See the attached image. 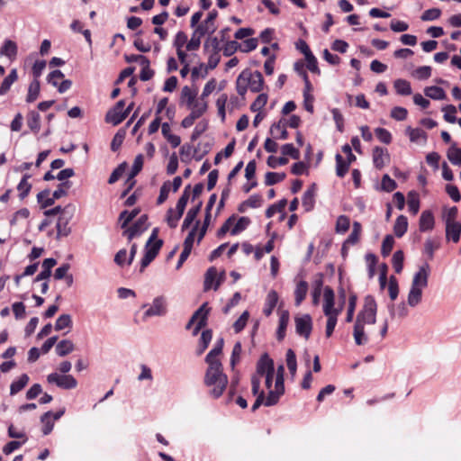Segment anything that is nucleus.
I'll return each mask as SVG.
<instances>
[{"mask_svg": "<svg viewBox=\"0 0 461 461\" xmlns=\"http://www.w3.org/2000/svg\"><path fill=\"white\" fill-rule=\"evenodd\" d=\"M0 53L10 59H14L16 57L17 54V45L14 41L11 40L5 41Z\"/></svg>", "mask_w": 461, "mask_h": 461, "instance_id": "f704fd0d", "label": "nucleus"}, {"mask_svg": "<svg viewBox=\"0 0 461 461\" xmlns=\"http://www.w3.org/2000/svg\"><path fill=\"white\" fill-rule=\"evenodd\" d=\"M32 176L30 174H25L17 185V190L19 191V197L22 200L24 199L31 191L32 185L28 182V180Z\"/></svg>", "mask_w": 461, "mask_h": 461, "instance_id": "a19ab883", "label": "nucleus"}, {"mask_svg": "<svg viewBox=\"0 0 461 461\" xmlns=\"http://www.w3.org/2000/svg\"><path fill=\"white\" fill-rule=\"evenodd\" d=\"M212 338V333L211 330H205L202 332L201 338L199 340V349L198 354H202L210 344Z\"/></svg>", "mask_w": 461, "mask_h": 461, "instance_id": "603ef678", "label": "nucleus"}, {"mask_svg": "<svg viewBox=\"0 0 461 461\" xmlns=\"http://www.w3.org/2000/svg\"><path fill=\"white\" fill-rule=\"evenodd\" d=\"M424 94L433 100H445L447 97L444 89L436 86L425 87Z\"/></svg>", "mask_w": 461, "mask_h": 461, "instance_id": "72a5a7b5", "label": "nucleus"}, {"mask_svg": "<svg viewBox=\"0 0 461 461\" xmlns=\"http://www.w3.org/2000/svg\"><path fill=\"white\" fill-rule=\"evenodd\" d=\"M167 312V299L163 295L157 296L153 299L151 304L144 312L142 319L148 320L151 317L165 316Z\"/></svg>", "mask_w": 461, "mask_h": 461, "instance_id": "1a4fd4ad", "label": "nucleus"}, {"mask_svg": "<svg viewBox=\"0 0 461 461\" xmlns=\"http://www.w3.org/2000/svg\"><path fill=\"white\" fill-rule=\"evenodd\" d=\"M223 348V339H220L215 343L214 347L210 350L205 357V362L208 366H212V363L221 364L217 357L221 353Z\"/></svg>", "mask_w": 461, "mask_h": 461, "instance_id": "5701e85b", "label": "nucleus"}, {"mask_svg": "<svg viewBox=\"0 0 461 461\" xmlns=\"http://www.w3.org/2000/svg\"><path fill=\"white\" fill-rule=\"evenodd\" d=\"M204 384L210 388L209 394L212 398L217 399L222 395L228 384V377L223 373L221 364L212 363V366H208Z\"/></svg>", "mask_w": 461, "mask_h": 461, "instance_id": "f257e3e1", "label": "nucleus"}, {"mask_svg": "<svg viewBox=\"0 0 461 461\" xmlns=\"http://www.w3.org/2000/svg\"><path fill=\"white\" fill-rule=\"evenodd\" d=\"M124 100L117 102L115 106L109 110L105 115V121L113 125H118L121 123L129 114V109H125Z\"/></svg>", "mask_w": 461, "mask_h": 461, "instance_id": "f8f14e48", "label": "nucleus"}, {"mask_svg": "<svg viewBox=\"0 0 461 461\" xmlns=\"http://www.w3.org/2000/svg\"><path fill=\"white\" fill-rule=\"evenodd\" d=\"M289 322V312L287 311H284L281 312L279 317V323L277 329V339L279 340L283 339L285 336V330Z\"/></svg>", "mask_w": 461, "mask_h": 461, "instance_id": "ea45409f", "label": "nucleus"}, {"mask_svg": "<svg viewBox=\"0 0 461 461\" xmlns=\"http://www.w3.org/2000/svg\"><path fill=\"white\" fill-rule=\"evenodd\" d=\"M281 151L284 156H290L294 159H298L300 157L299 149L294 148V146L291 143L283 145Z\"/></svg>", "mask_w": 461, "mask_h": 461, "instance_id": "338daca9", "label": "nucleus"}, {"mask_svg": "<svg viewBox=\"0 0 461 461\" xmlns=\"http://www.w3.org/2000/svg\"><path fill=\"white\" fill-rule=\"evenodd\" d=\"M204 35L205 34H203L201 32H199L198 30L194 29L190 41H187V43H186V50L188 51L198 50L200 47V44H201V39Z\"/></svg>", "mask_w": 461, "mask_h": 461, "instance_id": "a18cd8bd", "label": "nucleus"}, {"mask_svg": "<svg viewBox=\"0 0 461 461\" xmlns=\"http://www.w3.org/2000/svg\"><path fill=\"white\" fill-rule=\"evenodd\" d=\"M142 166H143V156L141 154H140L134 159L130 176L127 180V182L129 183V188H132L133 185L135 184V181L133 178L141 170Z\"/></svg>", "mask_w": 461, "mask_h": 461, "instance_id": "7c9ffc66", "label": "nucleus"}, {"mask_svg": "<svg viewBox=\"0 0 461 461\" xmlns=\"http://www.w3.org/2000/svg\"><path fill=\"white\" fill-rule=\"evenodd\" d=\"M47 382L54 384L65 390L74 389L77 386V381L71 375H59L56 372L47 375Z\"/></svg>", "mask_w": 461, "mask_h": 461, "instance_id": "9b49d317", "label": "nucleus"}, {"mask_svg": "<svg viewBox=\"0 0 461 461\" xmlns=\"http://www.w3.org/2000/svg\"><path fill=\"white\" fill-rule=\"evenodd\" d=\"M158 229L154 228L145 246V251L151 253L155 257H157L163 245V240L158 239Z\"/></svg>", "mask_w": 461, "mask_h": 461, "instance_id": "f3484780", "label": "nucleus"}, {"mask_svg": "<svg viewBox=\"0 0 461 461\" xmlns=\"http://www.w3.org/2000/svg\"><path fill=\"white\" fill-rule=\"evenodd\" d=\"M217 15L218 13L216 10L211 11L206 19L201 24L197 25L195 29L203 34H212L217 30L215 24Z\"/></svg>", "mask_w": 461, "mask_h": 461, "instance_id": "2eb2a0df", "label": "nucleus"}, {"mask_svg": "<svg viewBox=\"0 0 461 461\" xmlns=\"http://www.w3.org/2000/svg\"><path fill=\"white\" fill-rule=\"evenodd\" d=\"M37 200H38V203H41V208H47L49 206H51L55 202V199L53 196L50 197L49 190H43V191L40 192L37 194Z\"/></svg>", "mask_w": 461, "mask_h": 461, "instance_id": "3c124183", "label": "nucleus"}, {"mask_svg": "<svg viewBox=\"0 0 461 461\" xmlns=\"http://www.w3.org/2000/svg\"><path fill=\"white\" fill-rule=\"evenodd\" d=\"M404 254L402 250H397L393 253L392 263L397 274H400L403 268Z\"/></svg>", "mask_w": 461, "mask_h": 461, "instance_id": "864d4df0", "label": "nucleus"}, {"mask_svg": "<svg viewBox=\"0 0 461 461\" xmlns=\"http://www.w3.org/2000/svg\"><path fill=\"white\" fill-rule=\"evenodd\" d=\"M278 303V294L275 290H271L266 298L265 306L263 309V312L266 316H269L274 308L276 306Z\"/></svg>", "mask_w": 461, "mask_h": 461, "instance_id": "b1692460", "label": "nucleus"}, {"mask_svg": "<svg viewBox=\"0 0 461 461\" xmlns=\"http://www.w3.org/2000/svg\"><path fill=\"white\" fill-rule=\"evenodd\" d=\"M377 303L372 295H366L362 310L357 313L355 323L366 326L376 322Z\"/></svg>", "mask_w": 461, "mask_h": 461, "instance_id": "423d86ee", "label": "nucleus"}, {"mask_svg": "<svg viewBox=\"0 0 461 461\" xmlns=\"http://www.w3.org/2000/svg\"><path fill=\"white\" fill-rule=\"evenodd\" d=\"M285 176V173L267 172L265 176V184L267 185H273L283 181Z\"/></svg>", "mask_w": 461, "mask_h": 461, "instance_id": "6e6d98bb", "label": "nucleus"}, {"mask_svg": "<svg viewBox=\"0 0 461 461\" xmlns=\"http://www.w3.org/2000/svg\"><path fill=\"white\" fill-rule=\"evenodd\" d=\"M197 118H200L207 110V102L201 97L196 99L191 105L187 106Z\"/></svg>", "mask_w": 461, "mask_h": 461, "instance_id": "c756f323", "label": "nucleus"}, {"mask_svg": "<svg viewBox=\"0 0 461 461\" xmlns=\"http://www.w3.org/2000/svg\"><path fill=\"white\" fill-rule=\"evenodd\" d=\"M72 323V318L69 314H62L56 321L55 330L57 331L62 330L64 329L70 330Z\"/></svg>", "mask_w": 461, "mask_h": 461, "instance_id": "09e8293b", "label": "nucleus"}, {"mask_svg": "<svg viewBox=\"0 0 461 461\" xmlns=\"http://www.w3.org/2000/svg\"><path fill=\"white\" fill-rule=\"evenodd\" d=\"M72 183L65 181L58 185V188L53 192L52 196L55 200L59 199L68 194V190L71 187Z\"/></svg>", "mask_w": 461, "mask_h": 461, "instance_id": "052dcab7", "label": "nucleus"}, {"mask_svg": "<svg viewBox=\"0 0 461 461\" xmlns=\"http://www.w3.org/2000/svg\"><path fill=\"white\" fill-rule=\"evenodd\" d=\"M196 96V90H193L189 86H185L182 88L180 100L181 103L185 104L186 106H189L197 99Z\"/></svg>", "mask_w": 461, "mask_h": 461, "instance_id": "c9c22d12", "label": "nucleus"}, {"mask_svg": "<svg viewBox=\"0 0 461 461\" xmlns=\"http://www.w3.org/2000/svg\"><path fill=\"white\" fill-rule=\"evenodd\" d=\"M52 411H47L41 417V421L43 423L42 433L49 435L54 427L53 421L50 420Z\"/></svg>", "mask_w": 461, "mask_h": 461, "instance_id": "5fc2aeb1", "label": "nucleus"}, {"mask_svg": "<svg viewBox=\"0 0 461 461\" xmlns=\"http://www.w3.org/2000/svg\"><path fill=\"white\" fill-rule=\"evenodd\" d=\"M408 230V220L407 217L404 215H400L397 217L394 226H393V232L396 237L401 238L402 237Z\"/></svg>", "mask_w": 461, "mask_h": 461, "instance_id": "2f4dec72", "label": "nucleus"}, {"mask_svg": "<svg viewBox=\"0 0 461 461\" xmlns=\"http://www.w3.org/2000/svg\"><path fill=\"white\" fill-rule=\"evenodd\" d=\"M27 125L34 133H38L41 129V115L36 111H30L26 116Z\"/></svg>", "mask_w": 461, "mask_h": 461, "instance_id": "cd10ccee", "label": "nucleus"}, {"mask_svg": "<svg viewBox=\"0 0 461 461\" xmlns=\"http://www.w3.org/2000/svg\"><path fill=\"white\" fill-rule=\"evenodd\" d=\"M275 373L274 361L269 356L263 354L257 363L256 373L251 377L252 393H258L260 387L261 379L265 375Z\"/></svg>", "mask_w": 461, "mask_h": 461, "instance_id": "39448f33", "label": "nucleus"}, {"mask_svg": "<svg viewBox=\"0 0 461 461\" xmlns=\"http://www.w3.org/2000/svg\"><path fill=\"white\" fill-rule=\"evenodd\" d=\"M461 223L459 221L446 222V237L448 240L456 243L460 240Z\"/></svg>", "mask_w": 461, "mask_h": 461, "instance_id": "aec40b11", "label": "nucleus"}, {"mask_svg": "<svg viewBox=\"0 0 461 461\" xmlns=\"http://www.w3.org/2000/svg\"><path fill=\"white\" fill-rule=\"evenodd\" d=\"M17 71L15 68L12 69L9 75L4 79L0 86V95L7 93L11 86L17 80Z\"/></svg>", "mask_w": 461, "mask_h": 461, "instance_id": "37998d69", "label": "nucleus"}, {"mask_svg": "<svg viewBox=\"0 0 461 461\" xmlns=\"http://www.w3.org/2000/svg\"><path fill=\"white\" fill-rule=\"evenodd\" d=\"M40 89H41L40 81L38 79H34L29 86L28 94L26 96V102L27 103L34 102L40 95Z\"/></svg>", "mask_w": 461, "mask_h": 461, "instance_id": "49530a36", "label": "nucleus"}, {"mask_svg": "<svg viewBox=\"0 0 461 461\" xmlns=\"http://www.w3.org/2000/svg\"><path fill=\"white\" fill-rule=\"evenodd\" d=\"M202 207V202H200L195 207H193L188 210L185 218L182 224V230H186L190 227V225L193 223V221L197 217V214L199 213Z\"/></svg>", "mask_w": 461, "mask_h": 461, "instance_id": "4c0bfd02", "label": "nucleus"}, {"mask_svg": "<svg viewBox=\"0 0 461 461\" xmlns=\"http://www.w3.org/2000/svg\"><path fill=\"white\" fill-rule=\"evenodd\" d=\"M296 333L309 339L312 328V318L309 314L297 316L294 319Z\"/></svg>", "mask_w": 461, "mask_h": 461, "instance_id": "4468645a", "label": "nucleus"}, {"mask_svg": "<svg viewBox=\"0 0 461 461\" xmlns=\"http://www.w3.org/2000/svg\"><path fill=\"white\" fill-rule=\"evenodd\" d=\"M408 207L412 214H416L420 209V200L416 194L411 192L408 194Z\"/></svg>", "mask_w": 461, "mask_h": 461, "instance_id": "e2e57ef3", "label": "nucleus"}, {"mask_svg": "<svg viewBox=\"0 0 461 461\" xmlns=\"http://www.w3.org/2000/svg\"><path fill=\"white\" fill-rule=\"evenodd\" d=\"M208 303H203L193 314L191 319L186 324V329L189 330L191 326L196 321V325L194 329L193 335H197L202 328L207 324V318L210 309L207 307Z\"/></svg>", "mask_w": 461, "mask_h": 461, "instance_id": "9d476101", "label": "nucleus"}, {"mask_svg": "<svg viewBox=\"0 0 461 461\" xmlns=\"http://www.w3.org/2000/svg\"><path fill=\"white\" fill-rule=\"evenodd\" d=\"M270 132L276 139L286 140L288 137V132L285 129V123H283L282 121H279L276 123H274L271 126Z\"/></svg>", "mask_w": 461, "mask_h": 461, "instance_id": "79ce46f5", "label": "nucleus"}, {"mask_svg": "<svg viewBox=\"0 0 461 461\" xmlns=\"http://www.w3.org/2000/svg\"><path fill=\"white\" fill-rule=\"evenodd\" d=\"M405 133L409 136V139L411 142L417 144H424L427 140L426 132L420 128H411L407 127L405 130Z\"/></svg>", "mask_w": 461, "mask_h": 461, "instance_id": "4be33fe9", "label": "nucleus"}, {"mask_svg": "<svg viewBox=\"0 0 461 461\" xmlns=\"http://www.w3.org/2000/svg\"><path fill=\"white\" fill-rule=\"evenodd\" d=\"M286 203H287L286 200L282 199L277 203H275V204H272L271 206H269L266 211L267 218H271L276 212H282L285 209Z\"/></svg>", "mask_w": 461, "mask_h": 461, "instance_id": "680f3d73", "label": "nucleus"}, {"mask_svg": "<svg viewBox=\"0 0 461 461\" xmlns=\"http://www.w3.org/2000/svg\"><path fill=\"white\" fill-rule=\"evenodd\" d=\"M284 374H285V367L283 365H280L277 367L276 374L275 376V388L274 390H270V392L267 394V405H276L280 397L285 393V379H284Z\"/></svg>", "mask_w": 461, "mask_h": 461, "instance_id": "0eeeda50", "label": "nucleus"}, {"mask_svg": "<svg viewBox=\"0 0 461 461\" xmlns=\"http://www.w3.org/2000/svg\"><path fill=\"white\" fill-rule=\"evenodd\" d=\"M75 345L69 339H62L56 346V353L59 357H65L74 351Z\"/></svg>", "mask_w": 461, "mask_h": 461, "instance_id": "473e14b6", "label": "nucleus"}, {"mask_svg": "<svg viewBox=\"0 0 461 461\" xmlns=\"http://www.w3.org/2000/svg\"><path fill=\"white\" fill-rule=\"evenodd\" d=\"M397 187L396 182L387 174L384 175L381 181V189L385 192H393Z\"/></svg>", "mask_w": 461, "mask_h": 461, "instance_id": "0e129e2a", "label": "nucleus"}, {"mask_svg": "<svg viewBox=\"0 0 461 461\" xmlns=\"http://www.w3.org/2000/svg\"><path fill=\"white\" fill-rule=\"evenodd\" d=\"M349 219L345 215H340L336 221V231L345 233L349 228Z\"/></svg>", "mask_w": 461, "mask_h": 461, "instance_id": "774afa93", "label": "nucleus"}, {"mask_svg": "<svg viewBox=\"0 0 461 461\" xmlns=\"http://www.w3.org/2000/svg\"><path fill=\"white\" fill-rule=\"evenodd\" d=\"M394 239L392 235H386L382 243L381 252L384 257H387L393 247Z\"/></svg>", "mask_w": 461, "mask_h": 461, "instance_id": "69168bd1", "label": "nucleus"}, {"mask_svg": "<svg viewBox=\"0 0 461 461\" xmlns=\"http://www.w3.org/2000/svg\"><path fill=\"white\" fill-rule=\"evenodd\" d=\"M250 223V220L249 218L248 217H240L237 222L235 223V225L233 226V228L230 230V234L231 235H237L239 234L240 232L243 231L244 230L247 229V227L249 225Z\"/></svg>", "mask_w": 461, "mask_h": 461, "instance_id": "4d7b16f0", "label": "nucleus"}, {"mask_svg": "<svg viewBox=\"0 0 461 461\" xmlns=\"http://www.w3.org/2000/svg\"><path fill=\"white\" fill-rule=\"evenodd\" d=\"M323 313L327 317L326 337H330L337 325L338 316L342 311V307L335 308V294L332 288L326 286L323 293Z\"/></svg>", "mask_w": 461, "mask_h": 461, "instance_id": "20e7f679", "label": "nucleus"}, {"mask_svg": "<svg viewBox=\"0 0 461 461\" xmlns=\"http://www.w3.org/2000/svg\"><path fill=\"white\" fill-rule=\"evenodd\" d=\"M285 357H286L287 368H288L290 374L292 375V376H294L296 374V370H297V362H296V356H295L294 351L293 349L289 348L286 351Z\"/></svg>", "mask_w": 461, "mask_h": 461, "instance_id": "8fccbe9b", "label": "nucleus"}, {"mask_svg": "<svg viewBox=\"0 0 461 461\" xmlns=\"http://www.w3.org/2000/svg\"><path fill=\"white\" fill-rule=\"evenodd\" d=\"M141 71L140 74V78L142 81L149 80L153 75L154 71L149 68V60L148 59H142V66Z\"/></svg>", "mask_w": 461, "mask_h": 461, "instance_id": "13d9d810", "label": "nucleus"}, {"mask_svg": "<svg viewBox=\"0 0 461 461\" xmlns=\"http://www.w3.org/2000/svg\"><path fill=\"white\" fill-rule=\"evenodd\" d=\"M335 159L336 174L339 177H343L348 173L350 166L340 154H337Z\"/></svg>", "mask_w": 461, "mask_h": 461, "instance_id": "c03bdc74", "label": "nucleus"}, {"mask_svg": "<svg viewBox=\"0 0 461 461\" xmlns=\"http://www.w3.org/2000/svg\"><path fill=\"white\" fill-rule=\"evenodd\" d=\"M57 261L55 258H45L41 264V271L37 275L34 282L47 280L51 275V269L56 266Z\"/></svg>", "mask_w": 461, "mask_h": 461, "instance_id": "6ab92c4d", "label": "nucleus"}, {"mask_svg": "<svg viewBox=\"0 0 461 461\" xmlns=\"http://www.w3.org/2000/svg\"><path fill=\"white\" fill-rule=\"evenodd\" d=\"M75 213V206L72 204H68L62 210V213L59 216L57 222V236L59 237H67L71 232V229L68 226V223L74 217Z\"/></svg>", "mask_w": 461, "mask_h": 461, "instance_id": "6e6552de", "label": "nucleus"}, {"mask_svg": "<svg viewBox=\"0 0 461 461\" xmlns=\"http://www.w3.org/2000/svg\"><path fill=\"white\" fill-rule=\"evenodd\" d=\"M224 279V272L218 276L217 269L211 267L205 273L203 288L208 291L211 288L217 290Z\"/></svg>", "mask_w": 461, "mask_h": 461, "instance_id": "ddd939ff", "label": "nucleus"}, {"mask_svg": "<svg viewBox=\"0 0 461 461\" xmlns=\"http://www.w3.org/2000/svg\"><path fill=\"white\" fill-rule=\"evenodd\" d=\"M434 227V217L431 212L424 211L420 217V230L427 231L432 230Z\"/></svg>", "mask_w": 461, "mask_h": 461, "instance_id": "c85d7f7f", "label": "nucleus"}, {"mask_svg": "<svg viewBox=\"0 0 461 461\" xmlns=\"http://www.w3.org/2000/svg\"><path fill=\"white\" fill-rule=\"evenodd\" d=\"M353 337L357 346L366 345L368 342V337L365 330V326L355 323L353 329Z\"/></svg>", "mask_w": 461, "mask_h": 461, "instance_id": "a878e982", "label": "nucleus"}, {"mask_svg": "<svg viewBox=\"0 0 461 461\" xmlns=\"http://www.w3.org/2000/svg\"><path fill=\"white\" fill-rule=\"evenodd\" d=\"M190 187H191L190 185L185 186L182 195L179 197V199L176 203V212L179 213V216H182L185 212V206H186L188 199H189Z\"/></svg>", "mask_w": 461, "mask_h": 461, "instance_id": "de8ad7c7", "label": "nucleus"}, {"mask_svg": "<svg viewBox=\"0 0 461 461\" xmlns=\"http://www.w3.org/2000/svg\"><path fill=\"white\" fill-rule=\"evenodd\" d=\"M388 311L391 318H394L396 316L399 318H404L409 313L405 303H400L399 304L390 303L388 304Z\"/></svg>", "mask_w": 461, "mask_h": 461, "instance_id": "bb28decb", "label": "nucleus"}, {"mask_svg": "<svg viewBox=\"0 0 461 461\" xmlns=\"http://www.w3.org/2000/svg\"><path fill=\"white\" fill-rule=\"evenodd\" d=\"M393 87L400 95H410L412 93L410 82L405 79H396Z\"/></svg>", "mask_w": 461, "mask_h": 461, "instance_id": "e433bc0d", "label": "nucleus"}, {"mask_svg": "<svg viewBox=\"0 0 461 461\" xmlns=\"http://www.w3.org/2000/svg\"><path fill=\"white\" fill-rule=\"evenodd\" d=\"M147 221H148V216L145 214L141 215L134 222V224L125 231V235L127 236L129 240H131L133 238L140 235L145 230H147V228H148Z\"/></svg>", "mask_w": 461, "mask_h": 461, "instance_id": "dca6fc26", "label": "nucleus"}, {"mask_svg": "<svg viewBox=\"0 0 461 461\" xmlns=\"http://www.w3.org/2000/svg\"><path fill=\"white\" fill-rule=\"evenodd\" d=\"M264 79L259 71L246 68L241 71L236 80V90L240 96H244L248 89L258 93L263 89Z\"/></svg>", "mask_w": 461, "mask_h": 461, "instance_id": "7ed1b4c3", "label": "nucleus"}, {"mask_svg": "<svg viewBox=\"0 0 461 461\" xmlns=\"http://www.w3.org/2000/svg\"><path fill=\"white\" fill-rule=\"evenodd\" d=\"M429 273V265L424 263L414 274L407 298V303L411 307H416L421 302L422 292L428 285Z\"/></svg>", "mask_w": 461, "mask_h": 461, "instance_id": "f03ea898", "label": "nucleus"}, {"mask_svg": "<svg viewBox=\"0 0 461 461\" xmlns=\"http://www.w3.org/2000/svg\"><path fill=\"white\" fill-rule=\"evenodd\" d=\"M29 382V376L23 374L17 380L14 381L10 385V394L14 395L22 391Z\"/></svg>", "mask_w": 461, "mask_h": 461, "instance_id": "58836bf2", "label": "nucleus"}, {"mask_svg": "<svg viewBox=\"0 0 461 461\" xmlns=\"http://www.w3.org/2000/svg\"><path fill=\"white\" fill-rule=\"evenodd\" d=\"M308 287L309 285L306 281L301 280L297 283L294 290V301L296 306H299L305 299L308 292Z\"/></svg>", "mask_w": 461, "mask_h": 461, "instance_id": "393cba45", "label": "nucleus"}, {"mask_svg": "<svg viewBox=\"0 0 461 461\" xmlns=\"http://www.w3.org/2000/svg\"><path fill=\"white\" fill-rule=\"evenodd\" d=\"M447 158L454 165H461V149L450 147L447 150Z\"/></svg>", "mask_w": 461, "mask_h": 461, "instance_id": "bf43d9fd", "label": "nucleus"}, {"mask_svg": "<svg viewBox=\"0 0 461 461\" xmlns=\"http://www.w3.org/2000/svg\"><path fill=\"white\" fill-rule=\"evenodd\" d=\"M316 185L312 184L303 194L302 203L306 212L313 209L315 203Z\"/></svg>", "mask_w": 461, "mask_h": 461, "instance_id": "412c9836", "label": "nucleus"}, {"mask_svg": "<svg viewBox=\"0 0 461 461\" xmlns=\"http://www.w3.org/2000/svg\"><path fill=\"white\" fill-rule=\"evenodd\" d=\"M390 162V155L386 149L375 147L373 149V163L377 169H382Z\"/></svg>", "mask_w": 461, "mask_h": 461, "instance_id": "a211bd4d", "label": "nucleus"}]
</instances>
